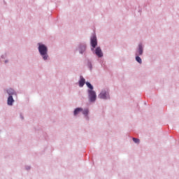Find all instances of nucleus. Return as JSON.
I'll return each mask as SVG.
<instances>
[{
	"instance_id": "1",
	"label": "nucleus",
	"mask_w": 179,
	"mask_h": 179,
	"mask_svg": "<svg viewBox=\"0 0 179 179\" xmlns=\"http://www.w3.org/2000/svg\"><path fill=\"white\" fill-rule=\"evenodd\" d=\"M38 51L41 55L43 57V59L45 61L48 59V55H47L48 49L45 45L38 43Z\"/></svg>"
},
{
	"instance_id": "2",
	"label": "nucleus",
	"mask_w": 179,
	"mask_h": 179,
	"mask_svg": "<svg viewBox=\"0 0 179 179\" xmlns=\"http://www.w3.org/2000/svg\"><path fill=\"white\" fill-rule=\"evenodd\" d=\"M99 98L103 99V100H107V99H110V93L108 92V90H103L99 94Z\"/></svg>"
},
{
	"instance_id": "3",
	"label": "nucleus",
	"mask_w": 179,
	"mask_h": 179,
	"mask_svg": "<svg viewBox=\"0 0 179 179\" xmlns=\"http://www.w3.org/2000/svg\"><path fill=\"white\" fill-rule=\"evenodd\" d=\"M88 96L90 101H96L97 96L96 95V92L93 91V90H90L88 91Z\"/></svg>"
},
{
	"instance_id": "4",
	"label": "nucleus",
	"mask_w": 179,
	"mask_h": 179,
	"mask_svg": "<svg viewBox=\"0 0 179 179\" xmlns=\"http://www.w3.org/2000/svg\"><path fill=\"white\" fill-rule=\"evenodd\" d=\"M91 45L92 47V51H94L97 46V38L94 35L91 37Z\"/></svg>"
},
{
	"instance_id": "5",
	"label": "nucleus",
	"mask_w": 179,
	"mask_h": 179,
	"mask_svg": "<svg viewBox=\"0 0 179 179\" xmlns=\"http://www.w3.org/2000/svg\"><path fill=\"white\" fill-rule=\"evenodd\" d=\"M95 54L99 57V58H101L103 57V52L101 51V48L100 47H97L95 50Z\"/></svg>"
},
{
	"instance_id": "6",
	"label": "nucleus",
	"mask_w": 179,
	"mask_h": 179,
	"mask_svg": "<svg viewBox=\"0 0 179 179\" xmlns=\"http://www.w3.org/2000/svg\"><path fill=\"white\" fill-rule=\"evenodd\" d=\"M143 54V48H142V45H138V50L136 55H142Z\"/></svg>"
},
{
	"instance_id": "7",
	"label": "nucleus",
	"mask_w": 179,
	"mask_h": 179,
	"mask_svg": "<svg viewBox=\"0 0 179 179\" xmlns=\"http://www.w3.org/2000/svg\"><path fill=\"white\" fill-rule=\"evenodd\" d=\"M85 83H86V80L85 78H83V77H81L79 81L80 87H83V86H85Z\"/></svg>"
},
{
	"instance_id": "8",
	"label": "nucleus",
	"mask_w": 179,
	"mask_h": 179,
	"mask_svg": "<svg viewBox=\"0 0 179 179\" xmlns=\"http://www.w3.org/2000/svg\"><path fill=\"white\" fill-rule=\"evenodd\" d=\"M15 101L13 100V97L12 96V95H10L8 98V106H12V104H13V102Z\"/></svg>"
},
{
	"instance_id": "9",
	"label": "nucleus",
	"mask_w": 179,
	"mask_h": 179,
	"mask_svg": "<svg viewBox=\"0 0 179 179\" xmlns=\"http://www.w3.org/2000/svg\"><path fill=\"white\" fill-rule=\"evenodd\" d=\"M82 111H83V109L82 108H76V110H74V115H78V114H79V113Z\"/></svg>"
},
{
	"instance_id": "10",
	"label": "nucleus",
	"mask_w": 179,
	"mask_h": 179,
	"mask_svg": "<svg viewBox=\"0 0 179 179\" xmlns=\"http://www.w3.org/2000/svg\"><path fill=\"white\" fill-rule=\"evenodd\" d=\"M7 93L8 94H9V96H13V94H16L15 90L10 88L7 90Z\"/></svg>"
},
{
	"instance_id": "11",
	"label": "nucleus",
	"mask_w": 179,
	"mask_h": 179,
	"mask_svg": "<svg viewBox=\"0 0 179 179\" xmlns=\"http://www.w3.org/2000/svg\"><path fill=\"white\" fill-rule=\"evenodd\" d=\"M136 61H137L138 64H142V59H141L138 55L136 57Z\"/></svg>"
},
{
	"instance_id": "12",
	"label": "nucleus",
	"mask_w": 179,
	"mask_h": 179,
	"mask_svg": "<svg viewBox=\"0 0 179 179\" xmlns=\"http://www.w3.org/2000/svg\"><path fill=\"white\" fill-rule=\"evenodd\" d=\"M86 85H87V87H89V89H90V90H93V86L92 85V84H90V83H86Z\"/></svg>"
},
{
	"instance_id": "13",
	"label": "nucleus",
	"mask_w": 179,
	"mask_h": 179,
	"mask_svg": "<svg viewBox=\"0 0 179 179\" xmlns=\"http://www.w3.org/2000/svg\"><path fill=\"white\" fill-rule=\"evenodd\" d=\"M83 114L84 115H87V114H89V109H85L84 110H83Z\"/></svg>"
},
{
	"instance_id": "14",
	"label": "nucleus",
	"mask_w": 179,
	"mask_h": 179,
	"mask_svg": "<svg viewBox=\"0 0 179 179\" xmlns=\"http://www.w3.org/2000/svg\"><path fill=\"white\" fill-rule=\"evenodd\" d=\"M133 141L135 143H139L140 141L138 138H133Z\"/></svg>"
},
{
	"instance_id": "15",
	"label": "nucleus",
	"mask_w": 179,
	"mask_h": 179,
	"mask_svg": "<svg viewBox=\"0 0 179 179\" xmlns=\"http://www.w3.org/2000/svg\"><path fill=\"white\" fill-rule=\"evenodd\" d=\"M83 50H86V47L84 46L83 47Z\"/></svg>"
},
{
	"instance_id": "16",
	"label": "nucleus",
	"mask_w": 179,
	"mask_h": 179,
	"mask_svg": "<svg viewBox=\"0 0 179 179\" xmlns=\"http://www.w3.org/2000/svg\"><path fill=\"white\" fill-rule=\"evenodd\" d=\"M81 52V54H83V52Z\"/></svg>"
}]
</instances>
